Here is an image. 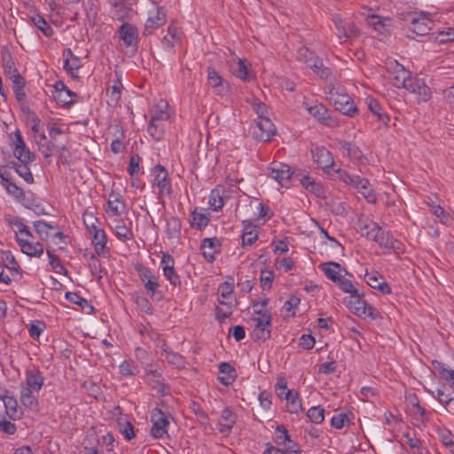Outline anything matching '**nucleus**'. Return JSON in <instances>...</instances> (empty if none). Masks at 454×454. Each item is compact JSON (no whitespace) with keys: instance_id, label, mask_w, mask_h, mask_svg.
Here are the masks:
<instances>
[{"instance_id":"obj_1","label":"nucleus","mask_w":454,"mask_h":454,"mask_svg":"<svg viewBox=\"0 0 454 454\" xmlns=\"http://www.w3.org/2000/svg\"><path fill=\"white\" fill-rule=\"evenodd\" d=\"M296 59L298 61L303 63L308 67L312 69L321 78L326 79L330 74L331 71L329 68L323 66L322 60L316 55L314 51H311L307 47H301L297 51Z\"/></svg>"},{"instance_id":"obj_2","label":"nucleus","mask_w":454,"mask_h":454,"mask_svg":"<svg viewBox=\"0 0 454 454\" xmlns=\"http://www.w3.org/2000/svg\"><path fill=\"white\" fill-rule=\"evenodd\" d=\"M337 172L342 182L357 189L369 202H374L375 196L372 193V190L367 179L350 175L346 170L338 169Z\"/></svg>"},{"instance_id":"obj_3","label":"nucleus","mask_w":454,"mask_h":454,"mask_svg":"<svg viewBox=\"0 0 454 454\" xmlns=\"http://www.w3.org/2000/svg\"><path fill=\"white\" fill-rule=\"evenodd\" d=\"M15 239L23 254L30 257H40L43 254V245L34 242V236L29 229H23Z\"/></svg>"},{"instance_id":"obj_4","label":"nucleus","mask_w":454,"mask_h":454,"mask_svg":"<svg viewBox=\"0 0 454 454\" xmlns=\"http://www.w3.org/2000/svg\"><path fill=\"white\" fill-rule=\"evenodd\" d=\"M257 306L258 303H254L253 305L254 314L258 315L257 317L253 318V320L256 322L253 331V336L257 340H265L270 337V330L269 327L271 322V314L269 310H257Z\"/></svg>"},{"instance_id":"obj_5","label":"nucleus","mask_w":454,"mask_h":454,"mask_svg":"<svg viewBox=\"0 0 454 454\" xmlns=\"http://www.w3.org/2000/svg\"><path fill=\"white\" fill-rule=\"evenodd\" d=\"M330 99L333 101L335 109L344 115L353 117L358 112L354 101L348 94H340L337 91L331 90Z\"/></svg>"},{"instance_id":"obj_6","label":"nucleus","mask_w":454,"mask_h":454,"mask_svg":"<svg viewBox=\"0 0 454 454\" xmlns=\"http://www.w3.org/2000/svg\"><path fill=\"white\" fill-rule=\"evenodd\" d=\"M270 177L276 180L282 187H289L292 176L291 167L282 162H271L268 168Z\"/></svg>"},{"instance_id":"obj_7","label":"nucleus","mask_w":454,"mask_h":454,"mask_svg":"<svg viewBox=\"0 0 454 454\" xmlns=\"http://www.w3.org/2000/svg\"><path fill=\"white\" fill-rule=\"evenodd\" d=\"M153 175V185L157 186L159 190V196L162 197L170 195L172 190L167 169L163 166L158 164L154 167Z\"/></svg>"},{"instance_id":"obj_8","label":"nucleus","mask_w":454,"mask_h":454,"mask_svg":"<svg viewBox=\"0 0 454 454\" xmlns=\"http://www.w3.org/2000/svg\"><path fill=\"white\" fill-rule=\"evenodd\" d=\"M151 421L153 423L151 434L154 438L160 439L168 434L167 427L169 425V421L160 409H153Z\"/></svg>"},{"instance_id":"obj_9","label":"nucleus","mask_w":454,"mask_h":454,"mask_svg":"<svg viewBox=\"0 0 454 454\" xmlns=\"http://www.w3.org/2000/svg\"><path fill=\"white\" fill-rule=\"evenodd\" d=\"M169 106L166 100L160 99L151 110L150 129L160 127L161 122L170 117Z\"/></svg>"},{"instance_id":"obj_10","label":"nucleus","mask_w":454,"mask_h":454,"mask_svg":"<svg viewBox=\"0 0 454 454\" xmlns=\"http://www.w3.org/2000/svg\"><path fill=\"white\" fill-rule=\"evenodd\" d=\"M275 134L276 128L269 118L258 120L253 130V137L262 142L270 140Z\"/></svg>"},{"instance_id":"obj_11","label":"nucleus","mask_w":454,"mask_h":454,"mask_svg":"<svg viewBox=\"0 0 454 454\" xmlns=\"http://www.w3.org/2000/svg\"><path fill=\"white\" fill-rule=\"evenodd\" d=\"M410 92L417 95L419 103L427 102L432 97L431 89L426 84L423 79L412 77L405 88Z\"/></svg>"},{"instance_id":"obj_12","label":"nucleus","mask_w":454,"mask_h":454,"mask_svg":"<svg viewBox=\"0 0 454 454\" xmlns=\"http://www.w3.org/2000/svg\"><path fill=\"white\" fill-rule=\"evenodd\" d=\"M432 24L433 20L430 18V14L421 12L411 17L410 30L416 35H424L431 29Z\"/></svg>"},{"instance_id":"obj_13","label":"nucleus","mask_w":454,"mask_h":454,"mask_svg":"<svg viewBox=\"0 0 454 454\" xmlns=\"http://www.w3.org/2000/svg\"><path fill=\"white\" fill-rule=\"evenodd\" d=\"M166 12L161 7H156L149 12L148 19L145 25L144 35H151L153 31L166 23Z\"/></svg>"},{"instance_id":"obj_14","label":"nucleus","mask_w":454,"mask_h":454,"mask_svg":"<svg viewBox=\"0 0 454 454\" xmlns=\"http://www.w3.org/2000/svg\"><path fill=\"white\" fill-rule=\"evenodd\" d=\"M309 113L314 116L318 121L330 128H336L339 126L338 120L328 114L327 109L322 104H316L308 107Z\"/></svg>"},{"instance_id":"obj_15","label":"nucleus","mask_w":454,"mask_h":454,"mask_svg":"<svg viewBox=\"0 0 454 454\" xmlns=\"http://www.w3.org/2000/svg\"><path fill=\"white\" fill-rule=\"evenodd\" d=\"M120 39L122 40L126 47L137 48V29L130 23L124 22L118 29Z\"/></svg>"},{"instance_id":"obj_16","label":"nucleus","mask_w":454,"mask_h":454,"mask_svg":"<svg viewBox=\"0 0 454 454\" xmlns=\"http://www.w3.org/2000/svg\"><path fill=\"white\" fill-rule=\"evenodd\" d=\"M174 264L175 262L173 257L168 254H163L160 261V266L162 268L165 278L169 281L171 285L180 286V278L175 270Z\"/></svg>"},{"instance_id":"obj_17","label":"nucleus","mask_w":454,"mask_h":454,"mask_svg":"<svg viewBox=\"0 0 454 454\" xmlns=\"http://www.w3.org/2000/svg\"><path fill=\"white\" fill-rule=\"evenodd\" d=\"M115 236L123 241L131 240L134 234L131 229V222L129 219H116L113 223Z\"/></svg>"},{"instance_id":"obj_18","label":"nucleus","mask_w":454,"mask_h":454,"mask_svg":"<svg viewBox=\"0 0 454 454\" xmlns=\"http://www.w3.org/2000/svg\"><path fill=\"white\" fill-rule=\"evenodd\" d=\"M314 161L322 168H327L333 165L332 153L325 147H316L311 151Z\"/></svg>"},{"instance_id":"obj_19","label":"nucleus","mask_w":454,"mask_h":454,"mask_svg":"<svg viewBox=\"0 0 454 454\" xmlns=\"http://www.w3.org/2000/svg\"><path fill=\"white\" fill-rule=\"evenodd\" d=\"M8 391L5 390L3 396L0 397L3 400L5 407V412L11 419H19L22 415L21 410L19 408L18 402L13 396L7 395Z\"/></svg>"},{"instance_id":"obj_20","label":"nucleus","mask_w":454,"mask_h":454,"mask_svg":"<svg viewBox=\"0 0 454 454\" xmlns=\"http://www.w3.org/2000/svg\"><path fill=\"white\" fill-rule=\"evenodd\" d=\"M65 58L64 68L72 77H77V71L81 67V59L74 55L71 49H66L63 52Z\"/></svg>"},{"instance_id":"obj_21","label":"nucleus","mask_w":454,"mask_h":454,"mask_svg":"<svg viewBox=\"0 0 454 454\" xmlns=\"http://www.w3.org/2000/svg\"><path fill=\"white\" fill-rule=\"evenodd\" d=\"M207 83L217 95H223L227 90V88L223 85V79L213 67L207 68Z\"/></svg>"},{"instance_id":"obj_22","label":"nucleus","mask_w":454,"mask_h":454,"mask_svg":"<svg viewBox=\"0 0 454 454\" xmlns=\"http://www.w3.org/2000/svg\"><path fill=\"white\" fill-rule=\"evenodd\" d=\"M412 77L410 71L406 70L403 66L396 64V70L393 74L391 80L396 88L405 89Z\"/></svg>"},{"instance_id":"obj_23","label":"nucleus","mask_w":454,"mask_h":454,"mask_svg":"<svg viewBox=\"0 0 454 454\" xmlns=\"http://www.w3.org/2000/svg\"><path fill=\"white\" fill-rule=\"evenodd\" d=\"M319 267L325 272V276L328 278L336 283L341 278L342 271H344L345 274H348L347 270L345 269H342L340 264L338 262H324L321 263Z\"/></svg>"},{"instance_id":"obj_24","label":"nucleus","mask_w":454,"mask_h":454,"mask_svg":"<svg viewBox=\"0 0 454 454\" xmlns=\"http://www.w3.org/2000/svg\"><path fill=\"white\" fill-rule=\"evenodd\" d=\"M354 299V301H351L354 303L353 306V312L358 316V317H371L372 318H374V311L375 309L372 307L366 304V302L362 299L359 292L357 293V297H351Z\"/></svg>"},{"instance_id":"obj_25","label":"nucleus","mask_w":454,"mask_h":454,"mask_svg":"<svg viewBox=\"0 0 454 454\" xmlns=\"http://www.w3.org/2000/svg\"><path fill=\"white\" fill-rule=\"evenodd\" d=\"M336 145L342 153L346 152L347 156L353 161L359 160L363 158V152L352 142L340 140Z\"/></svg>"},{"instance_id":"obj_26","label":"nucleus","mask_w":454,"mask_h":454,"mask_svg":"<svg viewBox=\"0 0 454 454\" xmlns=\"http://www.w3.org/2000/svg\"><path fill=\"white\" fill-rule=\"evenodd\" d=\"M376 234L377 236L372 240L378 243L380 247L399 249L400 243L380 227Z\"/></svg>"},{"instance_id":"obj_27","label":"nucleus","mask_w":454,"mask_h":454,"mask_svg":"<svg viewBox=\"0 0 454 454\" xmlns=\"http://www.w3.org/2000/svg\"><path fill=\"white\" fill-rule=\"evenodd\" d=\"M237 419V416L229 409L223 411L222 415L219 419L218 427L222 434H228L233 427Z\"/></svg>"},{"instance_id":"obj_28","label":"nucleus","mask_w":454,"mask_h":454,"mask_svg":"<svg viewBox=\"0 0 454 454\" xmlns=\"http://www.w3.org/2000/svg\"><path fill=\"white\" fill-rule=\"evenodd\" d=\"M0 178L8 193L17 198L24 195L23 190L10 180L9 173L6 171V167H0Z\"/></svg>"},{"instance_id":"obj_29","label":"nucleus","mask_w":454,"mask_h":454,"mask_svg":"<svg viewBox=\"0 0 454 454\" xmlns=\"http://www.w3.org/2000/svg\"><path fill=\"white\" fill-rule=\"evenodd\" d=\"M252 219L243 220L242 245L250 246L258 239V233L251 223Z\"/></svg>"},{"instance_id":"obj_30","label":"nucleus","mask_w":454,"mask_h":454,"mask_svg":"<svg viewBox=\"0 0 454 454\" xmlns=\"http://www.w3.org/2000/svg\"><path fill=\"white\" fill-rule=\"evenodd\" d=\"M29 163H24L20 161H12L9 165L5 166L7 168H12L15 172L21 176L27 184L34 183V176L31 173L30 168L28 167Z\"/></svg>"},{"instance_id":"obj_31","label":"nucleus","mask_w":454,"mask_h":454,"mask_svg":"<svg viewBox=\"0 0 454 454\" xmlns=\"http://www.w3.org/2000/svg\"><path fill=\"white\" fill-rule=\"evenodd\" d=\"M92 236V244L94 246L95 252L100 255L106 245L107 238L103 229L98 228L95 231H90Z\"/></svg>"},{"instance_id":"obj_32","label":"nucleus","mask_w":454,"mask_h":454,"mask_svg":"<svg viewBox=\"0 0 454 454\" xmlns=\"http://www.w3.org/2000/svg\"><path fill=\"white\" fill-rule=\"evenodd\" d=\"M133 4H126V3L118 1L113 4V19L117 20H124L129 18L132 11Z\"/></svg>"},{"instance_id":"obj_33","label":"nucleus","mask_w":454,"mask_h":454,"mask_svg":"<svg viewBox=\"0 0 454 454\" xmlns=\"http://www.w3.org/2000/svg\"><path fill=\"white\" fill-rule=\"evenodd\" d=\"M380 226L372 221L360 220L358 223V230L362 236L366 237L368 239H373L377 234Z\"/></svg>"},{"instance_id":"obj_34","label":"nucleus","mask_w":454,"mask_h":454,"mask_svg":"<svg viewBox=\"0 0 454 454\" xmlns=\"http://www.w3.org/2000/svg\"><path fill=\"white\" fill-rule=\"evenodd\" d=\"M107 204L109 210L114 215H120L125 208V204L122 201V197L117 192H111L109 194Z\"/></svg>"},{"instance_id":"obj_35","label":"nucleus","mask_w":454,"mask_h":454,"mask_svg":"<svg viewBox=\"0 0 454 454\" xmlns=\"http://www.w3.org/2000/svg\"><path fill=\"white\" fill-rule=\"evenodd\" d=\"M433 369L437 372L441 377L447 382H450V387L454 388V371L445 367L440 361H432Z\"/></svg>"},{"instance_id":"obj_36","label":"nucleus","mask_w":454,"mask_h":454,"mask_svg":"<svg viewBox=\"0 0 454 454\" xmlns=\"http://www.w3.org/2000/svg\"><path fill=\"white\" fill-rule=\"evenodd\" d=\"M219 373L223 376H219L218 379L224 385L231 383L236 377L235 369L229 363H222L219 365Z\"/></svg>"},{"instance_id":"obj_37","label":"nucleus","mask_w":454,"mask_h":454,"mask_svg":"<svg viewBox=\"0 0 454 454\" xmlns=\"http://www.w3.org/2000/svg\"><path fill=\"white\" fill-rule=\"evenodd\" d=\"M223 188H215L211 191L208 198V204L211 209L217 211L221 209L223 206Z\"/></svg>"},{"instance_id":"obj_38","label":"nucleus","mask_w":454,"mask_h":454,"mask_svg":"<svg viewBox=\"0 0 454 454\" xmlns=\"http://www.w3.org/2000/svg\"><path fill=\"white\" fill-rule=\"evenodd\" d=\"M26 382L25 387L39 391L43 384V377L39 372L29 371L27 372Z\"/></svg>"},{"instance_id":"obj_39","label":"nucleus","mask_w":454,"mask_h":454,"mask_svg":"<svg viewBox=\"0 0 454 454\" xmlns=\"http://www.w3.org/2000/svg\"><path fill=\"white\" fill-rule=\"evenodd\" d=\"M286 408L290 413H298L301 410V403L296 391L286 392Z\"/></svg>"},{"instance_id":"obj_40","label":"nucleus","mask_w":454,"mask_h":454,"mask_svg":"<svg viewBox=\"0 0 454 454\" xmlns=\"http://www.w3.org/2000/svg\"><path fill=\"white\" fill-rule=\"evenodd\" d=\"M20 401L24 406L29 409H34L38 404L36 397L33 395L32 389L29 387H21Z\"/></svg>"},{"instance_id":"obj_41","label":"nucleus","mask_w":454,"mask_h":454,"mask_svg":"<svg viewBox=\"0 0 454 454\" xmlns=\"http://www.w3.org/2000/svg\"><path fill=\"white\" fill-rule=\"evenodd\" d=\"M209 216L207 213L193 211L192 214L191 226L197 230L206 227L208 224Z\"/></svg>"},{"instance_id":"obj_42","label":"nucleus","mask_w":454,"mask_h":454,"mask_svg":"<svg viewBox=\"0 0 454 454\" xmlns=\"http://www.w3.org/2000/svg\"><path fill=\"white\" fill-rule=\"evenodd\" d=\"M301 184L302 186L312 192H314L317 196L321 197L324 194V189L323 187L315 182L313 178L308 176H302L301 179Z\"/></svg>"},{"instance_id":"obj_43","label":"nucleus","mask_w":454,"mask_h":454,"mask_svg":"<svg viewBox=\"0 0 454 454\" xmlns=\"http://www.w3.org/2000/svg\"><path fill=\"white\" fill-rule=\"evenodd\" d=\"M33 24L40 29L46 36H51L53 35L52 27L47 23L45 19L40 14H35L31 17Z\"/></svg>"},{"instance_id":"obj_44","label":"nucleus","mask_w":454,"mask_h":454,"mask_svg":"<svg viewBox=\"0 0 454 454\" xmlns=\"http://www.w3.org/2000/svg\"><path fill=\"white\" fill-rule=\"evenodd\" d=\"M181 231V221L178 217L172 216L167 220L166 233L168 238L176 237Z\"/></svg>"},{"instance_id":"obj_45","label":"nucleus","mask_w":454,"mask_h":454,"mask_svg":"<svg viewBox=\"0 0 454 454\" xmlns=\"http://www.w3.org/2000/svg\"><path fill=\"white\" fill-rule=\"evenodd\" d=\"M13 154L19 161L31 163L35 160V155L30 152L27 145L13 149Z\"/></svg>"},{"instance_id":"obj_46","label":"nucleus","mask_w":454,"mask_h":454,"mask_svg":"<svg viewBox=\"0 0 454 454\" xmlns=\"http://www.w3.org/2000/svg\"><path fill=\"white\" fill-rule=\"evenodd\" d=\"M232 73L236 77L243 81L250 79L248 67L243 59H239L236 65L232 67Z\"/></svg>"},{"instance_id":"obj_47","label":"nucleus","mask_w":454,"mask_h":454,"mask_svg":"<svg viewBox=\"0 0 454 454\" xmlns=\"http://www.w3.org/2000/svg\"><path fill=\"white\" fill-rule=\"evenodd\" d=\"M368 108L369 110L378 117V119L381 121H383L384 123H387L388 121H389V118L387 114H385L384 113H382V108L380 105V103L374 99V98H370L369 101H368Z\"/></svg>"},{"instance_id":"obj_48","label":"nucleus","mask_w":454,"mask_h":454,"mask_svg":"<svg viewBox=\"0 0 454 454\" xmlns=\"http://www.w3.org/2000/svg\"><path fill=\"white\" fill-rule=\"evenodd\" d=\"M437 399L442 404H448L454 401V388L450 391L446 385L437 388Z\"/></svg>"},{"instance_id":"obj_49","label":"nucleus","mask_w":454,"mask_h":454,"mask_svg":"<svg viewBox=\"0 0 454 454\" xmlns=\"http://www.w3.org/2000/svg\"><path fill=\"white\" fill-rule=\"evenodd\" d=\"M66 299L71 303L79 305L82 309H93V307L88 302V301L81 297L78 294L73 292H67L66 294Z\"/></svg>"},{"instance_id":"obj_50","label":"nucleus","mask_w":454,"mask_h":454,"mask_svg":"<svg viewBox=\"0 0 454 454\" xmlns=\"http://www.w3.org/2000/svg\"><path fill=\"white\" fill-rule=\"evenodd\" d=\"M307 416L311 422L320 424L325 419V410L320 406H314L309 409Z\"/></svg>"},{"instance_id":"obj_51","label":"nucleus","mask_w":454,"mask_h":454,"mask_svg":"<svg viewBox=\"0 0 454 454\" xmlns=\"http://www.w3.org/2000/svg\"><path fill=\"white\" fill-rule=\"evenodd\" d=\"M403 442L407 444L414 454H423L425 449L421 446L419 439L411 436L409 434L403 435Z\"/></svg>"},{"instance_id":"obj_52","label":"nucleus","mask_w":454,"mask_h":454,"mask_svg":"<svg viewBox=\"0 0 454 454\" xmlns=\"http://www.w3.org/2000/svg\"><path fill=\"white\" fill-rule=\"evenodd\" d=\"M107 104L111 106H116L121 98V88L113 85L106 90Z\"/></svg>"},{"instance_id":"obj_53","label":"nucleus","mask_w":454,"mask_h":454,"mask_svg":"<svg viewBox=\"0 0 454 454\" xmlns=\"http://www.w3.org/2000/svg\"><path fill=\"white\" fill-rule=\"evenodd\" d=\"M276 442L283 446L292 443L288 431L284 426H278L276 428Z\"/></svg>"},{"instance_id":"obj_54","label":"nucleus","mask_w":454,"mask_h":454,"mask_svg":"<svg viewBox=\"0 0 454 454\" xmlns=\"http://www.w3.org/2000/svg\"><path fill=\"white\" fill-rule=\"evenodd\" d=\"M190 410L197 416L198 421L201 425H206L208 422L207 414L203 411L200 404L196 402H192L189 406Z\"/></svg>"},{"instance_id":"obj_55","label":"nucleus","mask_w":454,"mask_h":454,"mask_svg":"<svg viewBox=\"0 0 454 454\" xmlns=\"http://www.w3.org/2000/svg\"><path fill=\"white\" fill-rule=\"evenodd\" d=\"M162 349L163 353L165 354V358L168 361V363L177 366L183 364V356L170 350L165 343L162 345Z\"/></svg>"},{"instance_id":"obj_56","label":"nucleus","mask_w":454,"mask_h":454,"mask_svg":"<svg viewBox=\"0 0 454 454\" xmlns=\"http://www.w3.org/2000/svg\"><path fill=\"white\" fill-rule=\"evenodd\" d=\"M35 231L39 235L41 239H47L49 238V231L53 229V226L48 224L43 221H36L34 223Z\"/></svg>"},{"instance_id":"obj_57","label":"nucleus","mask_w":454,"mask_h":454,"mask_svg":"<svg viewBox=\"0 0 454 454\" xmlns=\"http://www.w3.org/2000/svg\"><path fill=\"white\" fill-rule=\"evenodd\" d=\"M120 432L124 435L125 439L130 441L135 437L134 427L131 422L119 420Z\"/></svg>"},{"instance_id":"obj_58","label":"nucleus","mask_w":454,"mask_h":454,"mask_svg":"<svg viewBox=\"0 0 454 454\" xmlns=\"http://www.w3.org/2000/svg\"><path fill=\"white\" fill-rule=\"evenodd\" d=\"M389 19H385L378 15H372L368 18V22L375 30L383 34L385 30V21H389Z\"/></svg>"},{"instance_id":"obj_59","label":"nucleus","mask_w":454,"mask_h":454,"mask_svg":"<svg viewBox=\"0 0 454 454\" xmlns=\"http://www.w3.org/2000/svg\"><path fill=\"white\" fill-rule=\"evenodd\" d=\"M439 438L442 444L448 447L450 452L454 453V442L451 432L448 429H442L439 431Z\"/></svg>"},{"instance_id":"obj_60","label":"nucleus","mask_w":454,"mask_h":454,"mask_svg":"<svg viewBox=\"0 0 454 454\" xmlns=\"http://www.w3.org/2000/svg\"><path fill=\"white\" fill-rule=\"evenodd\" d=\"M340 289L344 293L350 294V297H357L358 290L354 286L353 283L348 279H344L342 277L337 281Z\"/></svg>"},{"instance_id":"obj_61","label":"nucleus","mask_w":454,"mask_h":454,"mask_svg":"<svg viewBox=\"0 0 454 454\" xmlns=\"http://www.w3.org/2000/svg\"><path fill=\"white\" fill-rule=\"evenodd\" d=\"M2 260L6 268L12 270H18L19 264L10 251L2 252Z\"/></svg>"},{"instance_id":"obj_62","label":"nucleus","mask_w":454,"mask_h":454,"mask_svg":"<svg viewBox=\"0 0 454 454\" xmlns=\"http://www.w3.org/2000/svg\"><path fill=\"white\" fill-rule=\"evenodd\" d=\"M145 287L149 293H151L152 297L158 295L157 300L161 298L160 293L158 292L159 283L155 276L145 283Z\"/></svg>"},{"instance_id":"obj_63","label":"nucleus","mask_w":454,"mask_h":454,"mask_svg":"<svg viewBox=\"0 0 454 454\" xmlns=\"http://www.w3.org/2000/svg\"><path fill=\"white\" fill-rule=\"evenodd\" d=\"M252 107H253V110L257 114L258 120H261L262 118H268L266 116V114L268 113V109H267V106L264 103L259 101L258 99H254L252 102Z\"/></svg>"},{"instance_id":"obj_64","label":"nucleus","mask_w":454,"mask_h":454,"mask_svg":"<svg viewBox=\"0 0 454 454\" xmlns=\"http://www.w3.org/2000/svg\"><path fill=\"white\" fill-rule=\"evenodd\" d=\"M82 220L89 232L91 231H95L96 229L98 228L96 225L98 219L94 216L92 213L85 211L82 215Z\"/></svg>"}]
</instances>
